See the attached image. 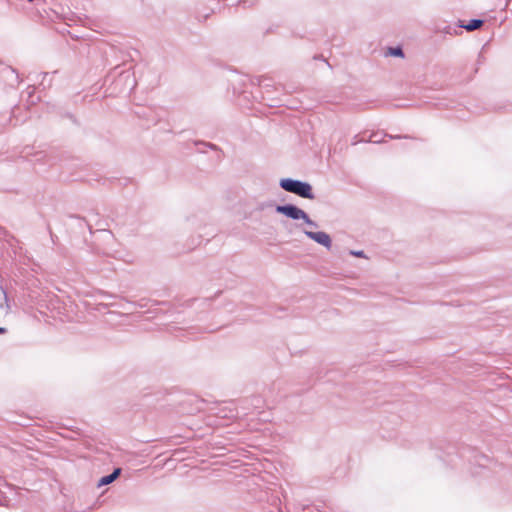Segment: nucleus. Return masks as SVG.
<instances>
[{
  "label": "nucleus",
  "instance_id": "obj_1",
  "mask_svg": "<svg viewBox=\"0 0 512 512\" xmlns=\"http://www.w3.org/2000/svg\"><path fill=\"white\" fill-rule=\"evenodd\" d=\"M280 186L291 193L297 194L303 198L313 199L312 187L308 183H304L292 179H282Z\"/></svg>",
  "mask_w": 512,
  "mask_h": 512
},
{
  "label": "nucleus",
  "instance_id": "obj_2",
  "mask_svg": "<svg viewBox=\"0 0 512 512\" xmlns=\"http://www.w3.org/2000/svg\"><path fill=\"white\" fill-rule=\"evenodd\" d=\"M276 211L292 219H303L306 223L312 224L308 215L300 208L293 205L277 206Z\"/></svg>",
  "mask_w": 512,
  "mask_h": 512
},
{
  "label": "nucleus",
  "instance_id": "obj_3",
  "mask_svg": "<svg viewBox=\"0 0 512 512\" xmlns=\"http://www.w3.org/2000/svg\"><path fill=\"white\" fill-rule=\"evenodd\" d=\"M305 234L314 240L315 242L330 248L331 246V238L330 236L325 232H312V231H305Z\"/></svg>",
  "mask_w": 512,
  "mask_h": 512
},
{
  "label": "nucleus",
  "instance_id": "obj_4",
  "mask_svg": "<svg viewBox=\"0 0 512 512\" xmlns=\"http://www.w3.org/2000/svg\"><path fill=\"white\" fill-rule=\"evenodd\" d=\"M120 474V469H115L110 475L104 476L100 479L99 485H107L113 482Z\"/></svg>",
  "mask_w": 512,
  "mask_h": 512
},
{
  "label": "nucleus",
  "instance_id": "obj_5",
  "mask_svg": "<svg viewBox=\"0 0 512 512\" xmlns=\"http://www.w3.org/2000/svg\"><path fill=\"white\" fill-rule=\"evenodd\" d=\"M482 25H483V21L482 20L474 19V20H471L469 22V24L464 25L463 27L467 31H474V30L480 28Z\"/></svg>",
  "mask_w": 512,
  "mask_h": 512
},
{
  "label": "nucleus",
  "instance_id": "obj_6",
  "mask_svg": "<svg viewBox=\"0 0 512 512\" xmlns=\"http://www.w3.org/2000/svg\"><path fill=\"white\" fill-rule=\"evenodd\" d=\"M389 54L392 56H399V57L403 56L402 49L399 47L398 48H389Z\"/></svg>",
  "mask_w": 512,
  "mask_h": 512
},
{
  "label": "nucleus",
  "instance_id": "obj_7",
  "mask_svg": "<svg viewBox=\"0 0 512 512\" xmlns=\"http://www.w3.org/2000/svg\"><path fill=\"white\" fill-rule=\"evenodd\" d=\"M351 254L356 257H364L363 251H352Z\"/></svg>",
  "mask_w": 512,
  "mask_h": 512
},
{
  "label": "nucleus",
  "instance_id": "obj_8",
  "mask_svg": "<svg viewBox=\"0 0 512 512\" xmlns=\"http://www.w3.org/2000/svg\"><path fill=\"white\" fill-rule=\"evenodd\" d=\"M5 331V328H0V333H4Z\"/></svg>",
  "mask_w": 512,
  "mask_h": 512
}]
</instances>
